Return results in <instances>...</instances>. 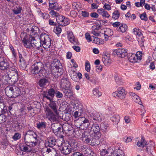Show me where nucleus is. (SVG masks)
<instances>
[{
    "mask_svg": "<svg viewBox=\"0 0 156 156\" xmlns=\"http://www.w3.org/2000/svg\"><path fill=\"white\" fill-rule=\"evenodd\" d=\"M69 144L70 147L72 149V150L76 148L78 146V143L76 140H72L68 143Z\"/></svg>",
    "mask_w": 156,
    "mask_h": 156,
    "instance_id": "31",
    "label": "nucleus"
},
{
    "mask_svg": "<svg viewBox=\"0 0 156 156\" xmlns=\"http://www.w3.org/2000/svg\"><path fill=\"white\" fill-rule=\"evenodd\" d=\"M140 17L142 20H144L145 21H147L148 19L147 14L145 12H144L140 14Z\"/></svg>",
    "mask_w": 156,
    "mask_h": 156,
    "instance_id": "54",
    "label": "nucleus"
},
{
    "mask_svg": "<svg viewBox=\"0 0 156 156\" xmlns=\"http://www.w3.org/2000/svg\"><path fill=\"white\" fill-rule=\"evenodd\" d=\"M91 116H92L93 119L94 120L98 122H101L102 120V115L96 112L94 114H92V115Z\"/></svg>",
    "mask_w": 156,
    "mask_h": 156,
    "instance_id": "24",
    "label": "nucleus"
},
{
    "mask_svg": "<svg viewBox=\"0 0 156 156\" xmlns=\"http://www.w3.org/2000/svg\"><path fill=\"white\" fill-rule=\"evenodd\" d=\"M92 132H85L83 134L82 140L84 143L93 146L96 144V140L98 139H96L94 135L91 133Z\"/></svg>",
    "mask_w": 156,
    "mask_h": 156,
    "instance_id": "4",
    "label": "nucleus"
},
{
    "mask_svg": "<svg viewBox=\"0 0 156 156\" xmlns=\"http://www.w3.org/2000/svg\"><path fill=\"white\" fill-rule=\"evenodd\" d=\"M111 120L114 124H117L120 120V117L118 115H114L111 118Z\"/></svg>",
    "mask_w": 156,
    "mask_h": 156,
    "instance_id": "34",
    "label": "nucleus"
},
{
    "mask_svg": "<svg viewBox=\"0 0 156 156\" xmlns=\"http://www.w3.org/2000/svg\"><path fill=\"white\" fill-rule=\"evenodd\" d=\"M44 98H46L47 99L50 100V103L49 106L50 108V109L52 110L55 113H57V106L56 105V103L54 101H52V98L49 97L48 95H44Z\"/></svg>",
    "mask_w": 156,
    "mask_h": 156,
    "instance_id": "15",
    "label": "nucleus"
},
{
    "mask_svg": "<svg viewBox=\"0 0 156 156\" xmlns=\"http://www.w3.org/2000/svg\"><path fill=\"white\" fill-rule=\"evenodd\" d=\"M118 56L121 58L125 57L127 54L126 50L124 48H118L115 50Z\"/></svg>",
    "mask_w": 156,
    "mask_h": 156,
    "instance_id": "17",
    "label": "nucleus"
},
{
    "mask_svg": "<svg viewBox=\"0 0 156 156\" xmlns=\"http://www.w3.org/2000/svg\"><path fill=\"white\" fill-rule=\"evenodd\" d=\"M60 86L63 89H68L70 88V83L67 77L62 78L61 80Z\"/></svg>",
    "mask_w": 156,
    "mask_h": 156,
    "instance_id": "16",
    "label": "nucleus"
},
{
    "mask_svg": "<svg viewBox=\"0 0 156 156\" xmlns=\"http://www.w3.org/2000/svg\"><path fill=\"white\" fill-rule=\"evenodd\" d=\"M68 89H65L63 93L65 94V96L67 98H70L73 97V91Z\"/></svg>",
    "mask_w": 156,
    "mask_h": 156,
    "instance_id": "25",
    "label": "nucleus"
},
{
    "mask_svg": "<svg viewBox=\"0 0 156 156\" xmlns=\"http://www.w3.org/2000/svg\"><path fill=\"white\" fill-rule=\"evenodd\" d=\"M78 123H80L79 126L83 124H85L87 126L86 127H88L90 124L89 120L84 117H80L78 119L74 120V124L77 127H79V125L77 124Z\"/></svg>",
    "mask_w": 156,
    "mask_h": 156,
    "instance_id": "13",
    "label": "nucleus"
},
{
    "mask_svg": "<svg viewBox=\"0 0 156 156\" xmlns=\"http://www.w3.org/2000/svg\"><path fill=\"white\" fill-rule=\"evenodd\" d=\"M31 73L34 75H38L40 78L44 76L43 73L45 71L44 64L41 62H36L32 66L30 69Z\"/></svg>",
    "mask_w": 156,
    "mask_h": 156,
    "instance_id": "2",
    "label": "nucleus"
},
{
    "mask_svg": "<svg viewBox=\"0 0 156 156\" xmlns=\"http://www.w3.org/2000/svg\"><path fill=\"white\" fill-rule=\"evenodd\" d=\"M113 150H112L110 148H108L107 149L106 148H104L102 149L101 152V156H104L105 155L108 153H111L112 154Z\"/></svg>",
    "mask_w": 156,
    "mask_h": 156,
    "instance_id": "33",
    "label": "nucleus"
},
{
    "mask_svg": "<svg viewBox=\"0 0 156 156\" xmlns=\"http://www.w3.org/2000/svg\"><path fill=\"white\" fill-rule=\"evenodd\" d=\"M81 115V112H79V111H76L74 112L73 115V116L74 117L75 119H77Z\"/></svg>",
    "mask_w": 156,
    "mask_h": 156,
    "instance_id": "60",
    "label": "nucleus"
},
{
    "mask_svg": "<svg viewBox=\"0 0 156 156\" xmlns=\"http://www.w3.org/2000/svg\"><path fill=\"white\" fill-rule=\"evenodd\" d=\"M59 149L62 154L67 155L69 154L72 151V149L70 147L69 144L67 143H63L59 146Z\"/></svg>",
    "mask_w": 156,
    "mask_h": 156,
    "instance_id": "9",
    "label": "nucleus"
},
{
    "mask_svg": "<svg viewBox=\"0 0 156 156\" xmlns=\"http://www.w3.org/2000/svg\"><path fill=\"white\" fill-rule=\"evenodd\" d=\"M57 151L53 148H47L46 151L44 153V156H56Z\"/></svg>",
    "mask_w": 156,
    "mask_h": 156,
    "instance_id": "18",
    "label": "nucleus"
},
{
    "mask_svg": "<svg viewBox=\"0 0 156 156\" xmlns=\"http://www.w3.org/2000/svg\"><path fill=\"white\" fill-rule=\"evenodd\" d=\"M21 136V135L20 133H15L14 135L12 136V138L15 140L19 139Z\"/></svg>",
    "mask_w": 156,
    "mask_h": 156,
    "instance_id": "56",
    "label": "nucleus"
},
{
    "mask_svg": "<svg viewBox=\"0 0 156 156\" xmlns=\"http://www.w3.org/2000/svg\"><path fill=\"white\" fill-rule=\"evenodd\" d=\"M91 127L90 132H92V134L94 135V137L96 139H99L101 136L100 132L101 128L96 123H93Z\"/></svg>",
    "mask_w": 156,
    "mask_h": 156,
    "instance_id": "8",
    "label": "nucleus"
},
{
    "mask_svg": "<svg viewBox=\"0 0 156 156\" xmlns=\"http://www.w3.org/2000/svg\"><path fill=\"white\" fill-rule=\"evenodd\" d=\"M85 65V69L86 71L87 72L90 71V64L88 61L86 62Z\"/></svg>",
    "mask_w": 156,
    "mask_h": 156,
    "instance_id": "59",
    "label": "nucleus"
},
{
    "mask_svg": "<svg viewBox=\"0 0 156 156\" xmlns=\"http://www.w3.org/2000/svg\"><path fill=\"white\" fill-rule=\"evenodd\" d=\"M2 113L0 114V123L3 122L6 120V117L3 114L2 111H3V109H1Z\"/></svg>",
    "mask_w": 156,
    "mask_h": 156,
    "instance_id": "47",
    "label": "nucleus"
},
{
    "mask_svg": "<svg viewBox=\"0 0 156 156\" xmlns=\"http://www.w3.org/2000/svg\"><path fill=\"white\" fill-rule=\"evenodd\" d=\"M85 37L87 42H90L92 41L91 37L89 33H87L85 34Z\"/></svg>",
    "mask_w": 156,
    "mask_h": 156,
    "instance_id": "62",
    "label": "nucleus"
},
{
    "mask_svg": "<svg viewBox=\"0 0 156 156\" xmlns=\"http://www.w3.org/2000/svg\"><path fill=\"white\" fill-rule=\"evenodd\" d=\"M97 12L99 14L101 15L103 17L108 18L110 16V15L108 13V12L103 9H98Z\"/></svg>",
    "mask_w": 156,
    "mask_h": 156,
    "instance_id": "26",
    "label": "nucleus"
},
{
    "mask_svg": "<svg viewBox=\"0 0 156 156\" xmlns=\"http://www.w3.org/2000/svg\"><path fill=\"white\" fill-rule=\"evenodd\" d=\"M93 37H94L93 41V43L95 44H102L104 43V41H101L100 39L97 37H94V36H92Z\"/></svg>",
    "mask_w": 156,
    "mask_h": 156,
    "instance_id": "44",
    "label": "nucleus"
},
{
    "mask_svg": "<svg viewBox=\"0 0 156 156\" xmlns=\"http://www.w3.org/2000/svg\"><path fill=\"white\" fill-rule=\"evenodd\" d=\"M120 13L117 10H115L112 13V18L115 20L117 19L119 17Z\"/></svg>",
    "mask_w": 156,
    "mask_h": 156,
    "instance_id": "45",
    "label": "nucleus"
},
{
    "mask_svg": "<svg viewBox=\"0 0 156 156\" xmlns=\"http://www.w3.org/2000/svg\"><path fill=\"white\" fill-rule=\"evenodd\" d=\"M100 128L104 132H106L109 129V126L108 124L105 122H102L100 124Z\"/></svg>",
    "mask_w": 156,
    "mask_h": 156,
    "instance_id": "35",
    "label": "nucleus"
},
{
    "mask_svg": "<svg viewBox=\"0 0 156 156\" xmlns=\"http://www.w3.org/2000/svg\"><path fill=\"white\" fill-rule=\"evenodd\" d=\"M14 70H12L10 73L8 74L9 79L8 82L11 84H13L17 82L18 80V74L16 69H14Z\"/></svg>",
    "mask_w": 156,
    "mask_h": 156,
    "instance_id": "7",
    "label": "nucleus"
},
{
    "mask_svg": "<svg viewBox=\"0 0 156 156\" xmlns=\"http://www.w3.org/2000/svg\"><path fill=\"white\" fill-rule=\"evenodd\" d=\"M104 32L105 40V41H107L109 38V36L113 34V31L110 29L108 28Z\"/></svg>",
    "mask_w": 156,
    "mask_h": 156,
    "instance_id": "22",
    "label": "nucleus"
},
{
    "mask_svg": "<svg viewBox=\"0 0 156 156\" xmlns=\"http://www.w3.org/2000/svg\"><path fill=\"white\" fill-rule=\"evenodd\" d=\"M127 29V26L126 25L123 24H121L118 29V31H119L122 33H124L126 31Z\"/></svg>",
    "mask_w": 156,
    "mask_h": 156,
    "instance_id": "41",
    "label": "nucleus"
},
{
    "mask_svg": "<svg viewBox=\"0 0 156 156\" xmlns=\"http://www.w3.org/2000/svg\"><path fill=\"white\" fill-rule=\"evenodd\" d=\"M93 93L94 95L97 96L98 97H99L101 95V93L96 88H95L93 89Z\"/></svg>",
    "mask_w": 156,
    "mask_h": 156,
    "instance_id": "51",
    "label": "nucleus"
},
{
    "mask_svg": "<svg viewBox=\"0 0 156 156\" xmlns=\"http://www.w3.org/2000/svg\"><path fill=\"white\" fill-rule=\"evenodd\" d=\"M70 76L72 79L74 81H77V73L74 71H71L70 72Z\"/></svg>",
    "mask_w": 156,
    "mask_h": 156,
    "instance_id": "39",
    "label": "nucleus"
},
{
    "mask_svg": "<svg viewBox=\"0 0 156 156\" xmlns=\"http://www.w3.org/2000/svg\"><path fill=\"white\" fill-rule=\"evenodd\" d=\"M130 95L131 97L133 100L134 102L140 105L141 104L142 102L140 101V98L138 95L133 93H131Z\"/></svg>",
    "mask_w": 156,
    "mask_h": 156,
    "instance_id": "23",
    "label": "nucleus"
},
{
    "mask_svg": "<svg viewBox=\"0 0 156 156\" xmlns=\"http://www.w3.org/2000/svg\"><path fill=\"white\" fill-rule=\"evenodd\" d=\"M5 93L9 98H15L20 94V90L19 87L14 85L9 86L5 89Z\"/></svg>",
    "mask_w": 156,
    "mask_h": 156,
    "instance_id": "3",
    "label": "nucleus"
},
{
    "mask_svg": "<svg viewBox=\"0 0 156 156\" xmlns=\"http://www.w3.org/2000/svg\"><path fill=\"white\" fill-rule=\"evenodd\" d=\"M8 145V143L5 142H2L0 143V148L2 150H5L6 146Z\"/></svg>",
    "mask_w": 156,
    "mask_h": 156,
    "instance_id": "57",
    "label": "nucleus"
},
{
    "mask_svg": "<svg viewBox=\"0 0 156 156\" xmlns=\"http://www.w3.org/2000/svg\"><path fill=\"white\" fill-rule=\"evenodd\" d=\"M62 31L61 28L59 27H54L53 31L57 34H60Z\"/></svg>",
    "mask_w": 156,
    "mask_h": 156,
    "instance_id": "53",
    "label": "nucleus"
},
{
    "mask_svg": "<svg viewBox=\"0 0 156 156\" xmlns=\"http://www.w3.org/2000/svg\"><path fill=\"white\" fill-rule=\"evenodd\" d=\"M56 141L55 138L53 137H49L48 139V143H46V145L49 147H53L56 144Z\"/></svg>",
    "mask_w": 156,
    "mask_h": 156,
    "instance_id": "20",
    "label": "nucleus"
},
{
    "mask_svg": "<svg viewBox=\"0 0 156 156\" xmlns=\"http://www.w3.org/2000/svg\"><path fill=\"white\" fill-rule=\"evenodd\" d=\"M68 34V38L69 41L71 43H73L74 44L76 43V40H75L74 36L73 34V33L71 32H67Z\"/></svg>",
    "mask_w": 156,
    "mask_h": 156,
    "instance_id": "30",
    "label": "nucleus"
},
{
    "mask_svg": "<svg viewBox=\"0 0 156 156\" xmlns=\"http://www.w3.org/2000/svg\"><path fill=\"white\" fill-rule=\"evenodd\" d=\"M55 95L56 97L58 98H61L63 97L62 94L58 90H56L55 91Z\"/></svg>",
    "mask_w": 156,
    "mask_h": 156,
    "instance_id": "61",
    "label": "nucleus"
},
{
    "mask_svg": "<svg viewBox=\"0 0 156 156\" xmlns=\"http://www.w3.org/2000/svg\"><path fill=\"white\" fill-rule=\"evenodd\" d=\"M24 139L25 144H30L33 147L37 145V140L36 136H25Z\"/></svg>",
    "mask_w": 156,
    "mask_h": 156,
    "instance_id": "11",
    "label": "nucleus"
},
{
    "mask_svg": "<svg viewBox=\"0 0 156 156\" xmlns=\"http://www.w3.org/2000/svg\"><path fill=\"white\" fill-rule=\"evenodd\" d=\"M129 59L130 61L132 63L137 62L138 60H139L137 57V56L134 54H131V55L129 57Z\"/></svg>",
    "mask_w": 156,
    "mask_h": 156,
    "instance_id": "37",
    "label": "nucleus"
},
{
    "mask_svg": "<svg viewBox=\"0 0 156 156\" xmlns=\"http://www.w3.org/2000/svg\"><path fill=\"white\" fill-rule=\"evenodd\" d=\"M25 136H36L37 135L36 133L33 131L32 130H28L27 131L26 134H25Z\"/></svg>",
    "mask_w": 156,
    "mask_h": 156,
    "instance_id": "50",
    "label": "nucleus"
},
{
    "mask_svg": "<svg viewBox=\"0 0 156 156\" xmlns=\"http://www.w3.org/2000/svg\"><path fill=\"white\" fill-rule=\"evenodd\" d=\"M133 33L136 35L137 38L140 46H143V43L144 41V37L140 30L139 29L134 28L133 30Z\"/></svg>",
    "mask_w": 156,
    "mask_h": 156,
    "instance_id": "10",
    "label": "nucleus"
},
{
    "mask_svg": "<svg viewBox=\"0 0 156 156\" xmlns=\"http://www.w3.org/2000/svg\"><path fill=\"white\" fill-rule=\"evenodd\" d=\"M20 62L21 63L20 66L23 69H25L26 67V65L25 64V61L23 58L20 59Z\"/></svg>",
    "mask_w": 156,
    "mask_h": 156,
    "instance_id": "52",
    "label": "nucleus"
},
{
    "mask_svg": "<svg viewBox=\"0 0 156 156\" xmlns=\"http://www.w3.org/2000/svg\"><path fill=\"white\" fill-rule=\"evenodd\" d=\"M61 22L62 24H60V25L63 26H66L68 24L69 22V20L67 18H65L64 17Z\"/></svg>",
    "mask_w": 156,
    "mask_h": 156,
    "instance_id": "46",
    "label": "nucleus"
},
{
    "mask_svg": "<svg viewBox=\"0 0 156 156\" xmlns=\"http://www.w3.org/2000/svg\"><path fill=\"white\" fill-rule=\"evenodd\" d=\"M64 16H63L62 15H58V16H57V17H56V21L58 22V23L60 25V24H62V19H63Z\"/></svg>",
    "mask_w": 156,
    "mask_h": 156,
    "instance_id": "49",
    "label": "nucleus"
},
{
    "mask_svg": "<svg viewBox=\"0 0 156 156\" xmlns=\"http://www.w3.org/2000/svg\"><path fill=\"white\" fill-rule=\"evenodd\" d=\"M59 126V125L58 123H53L51 124V127L54 132L56 133L60 131L61 128Z\"/></svg>",
    "mask_w": 156,
    "mask_h": 156,
    "instance_id": "32",
    "label": "nucleus"
},
{
    "mask_svg": "<svg viewBox=\"0 0 156 156\" xmlns=\"http://www.w3.org/2000/svg\"><path fill=\"white\" fill-rule=\"evenodd\" d=\"M42 45L41 42L40 41V38L37 39V41L34 45H33V47L38 48Z\"/></svg>",
    "mask_w": 156,
    "mask_h": 156,
    "instance_id": "55",
    "label": "nucleus"
},
{
    "mask_svg": "<svg viewBox=\"0 0 156 156\" xmlns=\"http://www.w3.org/2000/svg\"><path fill=\"white\" fill-rule=\"evenodd\" d=\"M112 95L115 97H117L121 99H123L126 96L125 90L123 87H119L118 88L117 91L112 93Z\"/></svg>",
    "mask_w": 156,
    "mask_h": 156,
    "instance_id": "12",
    "label": "nucleus"
},
{
    "mask_svg": "<svg viewBox=\"0 0 156 156\" xmlns=\"http://www.w3.org/2000/svg\"><path fill=\"white\" fill-rule=\"evenodd\" d=\"M30 144H26V145L21 144L20 146V150L26 152L34 153V150L33 147L31 146Z\"/></svg>",
    "mask_w": 156,
    "mask_h": 156,
    "instance_id": "14",
    "label": "nucleus"
},
{
    "mask_svg": "<svg viewBox=\"0 0 156 156\" xmlns=\"http://www.w3.org/2000/svg\"><path fill=\"white\" fill-rule=\"evenodd\" d=\"M22 10V7L20 6L14 8V9L12 10L13 12L15 14H17L21 13Z\"/></svg>",
    "mask_w": 156,
    "mask_h": 156,
    "instance_id": "42",
    "label": "nucleus"
},
{
    "mask_svg": "<svg viewBox=\"0 0 156 156\" xmlns=\"http://www.w3.org/2000/svg\"><path fill=\"white\" fill-rule=\"evenodd\" d=\"M73 156H84L83 154L78 152H75L73 153Z\"/></svg>",
    "mask_w": 156,
    "mask_h": 156,
    "instance_id": "64",
    "label": "nucleus"
},
{
    "mask_svg": "<svg viewBox=\"0 0 156 156\" xmlns=\"http://www.w3.org/2000/svg\"><path fill=\"white\" fill-rule=\"evenodd\" d=\"M147 147V151L148 153L150 154H151L153 155L152 152H153L154 149V145L151 144L149 146H147V147Z\"/></svg>",
    "mask_w": 156,
    "mask_h": 156,
    "instance_id": "43",
    "label": "nucleus"
},
{
    "mask_svg": "<svg viewBox=\"0 0 156 156\" xmlns=\"http://www.w3.org/2000/svg\"><path fill=\"white\" fill-rule=\"evenodd\" d=\"M9 64L6 60L4 59L3 57V59H0V69L1 70L7 69L9 68Z\"/></svg>",
    "mask_w": 156,
    "mask_h": 156,
    "instance_id": "19",
    "label": "nucleus"
},
{
    "mask_svg": "<svg viewBox=\"0 0 156 156\" xmlns=\"http://www.w3.org/2000/svg\"><path fill=\"white\" fill-rule=\"evenodd\" d=\"M9 48L12 51V55L14 57L16 58L17 56L16 53V52L15 50L14 49V47L11 45H9Z\"/></svg>",
    "mask_w": 156,
    "mask_h": 156,
    "instance_id": "58",
    "label": "nucleus"
},
{
    "mask_svg": "<svg viewBox=\"0 0 156 156\" xmlns=\"http://www.w3.org/2000/svg\"><path fill=\"white\" fill-rule=\"evenodd\" d=\"M38 84L41 87H45L49 84L48 80L45 78L41 79L38 82Z\"/></svg>",
    "mask_w": 156,
    "mask_h": 156,
    "instance_id": "21",
    "label": "nucleus"
},
{
    "mask_svg": "<svg viewBox=\"0 0 156 156\" xmlns=\"http://www.w3.org/2000/svg\"><path fill=\"white\" fill-rule=\"evenodd\" d=\"M37 127L38 129H44L46 128V123L45 122H39L37 123Z\"/></svg>",
    "mask_w": 156,
    "mask_h": 156,
    "instance_id": "40",
    "label": "nucleus"
},
{
    "mask_svg": "<svg viewBox=\"0 0 156 156\" xmlns=\"http://www.w3.org/2000/svg\"><path fill=\"white\" fill-rule=\"evenodd\" d=\"M111 156H124V154L122 151L119 149H116L114 151Z\"/></svg>",
    "mask_w": 156,
    "mask_h": 156,
    "instance_id": "29",
    "label": "nucleus"
},
{
    "mask_svg": "<svg viewBox=\"0 0 156 156\" xmlns=\"http://www.w3.org/2000/svg\"><path fill=\"white\" fill-rule=\"evenodd\" d=\"M55 89L53 88H51L49 89L48 91V94L47 95H48L50 97H51V98H52L55 96Z\"/></svg>",
    "mask_w": 156,
    "mask_h": 156,
    "instance_id": "38",
    "label": "nucleus"
},
{
    "mask_svg": "<svg viewBox=\"0 0 156 156\" xmlns=\"http://www.w3.org/2000/svg\"><path fill=\"white\" fill-rule=\"evenodd\" d=\"M115 81L116 83L118 85H121L122 83V80L119 76H115Z\"/></svg>",
    "mask_w": 156,
    "mask_h": 156,
    "instance_id": "48",
    "label": "nucleus"
},
{
    "mask_svg": "<svg viewBox=\"0 0 156 156\" xmlns=\"http://www.w3.org/2000/svg\"><path fill=\"white\" fill-rule=\"evenodd\" d=\"M137 145L139 147H143L144 146L147 147V145H148L144 138L142 137L141 140L137 142Z\"/></svg>",
    "mask_w": 156,
    "mask_h": 156,
    "instance_id": "28",
    "label": "nucleus"
},
{
    "mask_svg": "<svg viewBox=\"0 0 156 156\" xmlns=\"http://www.w3.org/2000/svg\"><path fill=\"white\" fill-rule=\"evenodd\" d=\"M40 41L42 43V45L45 49L48 48L51 45V40L49 36L45 34L41 35Z\"/></svg>",
    "mask_w": 156,
    "mask_h": 156,
    "instance_id": "6",
    "label": "nucleus"
},
{
    "mask_svg": "<svg viewBox=\"0 0 156 156\" xmlns=\"http://www.w3.org/2000/svg\"><path fill=\"white\" fill-rule=\"evenodd\" d=\"M135 55L137 56V57L139 60H140L141 59V57L142 55V53L141 52L137 51Z\"/></svg>",
    "mask_w": 156,
    "mask_h": 156,
    "instance_id": "63",
    "label": "nucleus"
},
{
    "mask_svg": "<svg viewBox=\"0 0 156 156\" xmlns=\"http://www.w3.org/2000/svg\"><path fill=\"white\" fill-rule=\"evenodd\" d=\"M38 28L36 26H33L30 28V31L31 33H30V34H32L33 36H37L38 35V34L37 31L38 30Z\"/></svg>",
    "mask_w": 156,
    "mask_h": 156,
    "instance_id": "36",
    "label": "nucleus"
},
{
    "mask_svg": "<svg viewBox=\"0 0 156 156\" xmlns=\"http://www.w3.org/2000/svg\"><path fill=\"white\" fill-rule=\"evenodd\" d=\"M102 60L105 65H109L111 63V60L108 56L104 55L102 57Z\"/></svg>",
    "mask_w": 156,
    "mask_h": 156,
    "instance_id": "27",
    "label": "nucleus"
},
{
    "mask_svg": "<svg viewBox=\"0 0 156 156\" xmlns=\"http://www.w3.org/2000/svg\"><path fill=\"white\" fill-rule=\"evenodd\" d=\"M45 112L47 118L51 122H54L58 121V112L55 113L48 107L46 108Z\"/></svg>",
    "mask_w": 156,
    "mask_h": 156,
    "instance_id": "5",
    "label": "nucleus"
},
{
    "mask_svg": "<svg viewBox=\"0 0 156 156\" xmlns=\"http://www.w3.org/2000/svg\"><path fill=\"white\" fill-rule=\"evenodd\" d=\"M20 37L24 46L28 48L33 47V45L37 42L38 39H36V36H33L32 34H27L26 33H21Z\"/></svg>",
    "mask_w": 156,
    "mask_h": 156,
    "instance_id": "1",
    "label": "nucleus"
}]
</instances>
